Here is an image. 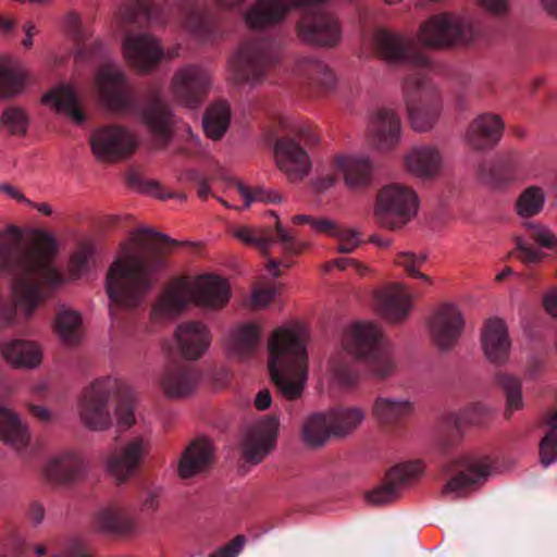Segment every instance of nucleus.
I'll use <instances>...</instances> for the list:
<instances>
[{
  "mask_svg": "<svg viewBox=\"0 0 557 557\" xmlns=\"http://www.w3.org/2000/svg\"><path fill=\"white\" fill-rule=\"evenodd\" d=\"M119 395L115 414L120 424L129 428L135 422L134 400L123 384L115 377L96 379L83 391L78 404V412L83 423L90 430L103 431L112 423L109 401Z\"/></svg>",
  "mask_w": 557,
  "mask_h": 557,
  "instance_id": "0eeeda50",
  "label": "nucleus"
},
{
  "mask_svg": "<svg viewBox=\"0 0 557 557\" xmlns=\"http://www.w3.org/2000/svg\"><path fill=\"white\" fill-rule=\"evenodd\" d=\"M247 540L245 535L238 534L224 546L216 549L208 557H237L243 550Z\"/></svg>",
  "mask_w": 557,
  "mask_h": 557,
  "instance_id": "e2e57ef3",
  "label": "nucleus"
},
{
  "mask_svg": "<svg viewBox=\"0 0 557 557\" xmlns=\"http://www.w3.org/2000/svg\"><path fill=\"white\" fill-rule=\"evenodd\" d=\"M311 227L318 233L325 234L332 237L336 236V234L341 230V227L334 221L326 218H313Z\"/></svg>",
  "mask_w": 557,
  "mask_h": 557,
  "instance_id": "338daca9",
  "label": "nucleus"
},
{
  "mask_svg": "<svg viewBox=\"0 0 557 557\" xmlns=\"http://www.w3.org/2000/svg\"><path fill=\"white\" fill-rule=\"evenodd\" d=\"M261 330L255 323H245L234 329L230 335V348L239 358L255 354L260 342Z\"/></svg>",
  "mask_w": 557,
  "mask_h": 557,
  "instance_id": "c03bdc74",
  "label": "nucleus"
},
{
  "mask_svg": "<svg viewBox=\"0 0 557 557\" xmlns=\"http://www.w3.org/2000/svg\"><path fill=\"white\" fill-rule=\"evenodd\" d=\"M412 294L404 283H392L375 295L381 314L392 323L404 321L411 308Z\"/></svg>",
  "mask_w": 557,
  "mask_h": 557,
  "instance_id": "cd10ccee",
  "label": "nucleus"
},
{
  "mask_svg": "<svg viewBox=\"0 0 557 557\" xmlns=\"http://www.w3.org/2000/svg\"><path fill=\"white\" fill-rule=\"evenodd\" d=\"M200 380L198 368L186 361L166 364L160 377V385L169 398H184L191 395Z\"/></svg>",
  "mask_w": 557,
  "mask_h": 557,
  "instance_id": "b1692460",
  "label": "nucleus"
},
{
  "mask_svg": "<svg viewBox=\"0 0 557 557\" xmlns=\"http://www.w3.org/2000/svg\"><path fill=\"white\" fill-rule=\"evenodd\" d=\"M302 7L296 23L297 36L305 42L335 48L342 40L343 27L336 14L324 9L326 0H298Z\"/></svg>",
  "mask_w": 557,
  "mask_h": 557,
  "instance_id": "f8f14e48",
  "label": "nucleus"
},
{
  "mask_svg": "<svg viewBox=\"0 0 557 557\" xmlns=\"http://www.w3.org/2000/svg\"><path fill=\"white\" fill-rule=\"evenodd\" d=\"M277 293V288L275 285L265 286L262 288H257L252 292L251 295V305L253 308H262L265 307L275 294Z\"/></svg>",
  "mask_w": 557,
  "mask_h": 557,
  "instance_id": "0e129e2a",
  "label": "nucleus"
},
{
  "mask_svg": "<svg viewBox=\"0 0 557 557\" xmlns=\"http://www.w3.org/2000/svg\"><path fill=\"white\" fill-rule=\"evenodd\" d=\"M228 299V284L219 276L207 275L196 287L187 278H175L158 297L152 308V317L156 320L172 319L191 301L208 309H220Z\"/></svg>",
  "mask_w": 557,
  "mask_h": 557,
  "instance_id": "6e6552de",
  "label": "nucleus"
},
{
  "mask_svg": "<svg viewBox=\"0 0 557 557\" xmlns=\"http://www.w3.org/2000/svg\"><path fill=\"white\" fill-rule=\"evenodd\" d=\"M1 123L11 135L24 136L28 128V116L24 110L11 107L3 111Z\"/></svg>",
  "mask_w": 557,
  "mask_h": 557,
  "instance_id": "4d7b16f0",
  "label": "nucleus"
},
{
  "mask_svg": "<svg viewBox=\"0 0 557 557\" xmlns=\"http://www.w3.org/2000/svg\"><path fill=\"white\" fill-rule=\"evenodd\" d=\"M426 259L425 253L417 255L412 251H400L396 255L395 263L403 268L409 277L421 280L425 286H432L433 278L420 271Z\"/></svg>",
  "mask_w": 557,
  "mask_h": 557,
  "instance_id": "6e6d98bb",
  "label": "nucleus"
},
{
  "mask_svg": "<svg viewBox=\"0 0 557 557\" xmlns=\"http://www.w3.org/2000/svg\"><path fill=\"white\" fill-rule=\"evenodd\" d=\"M95 86L103 104L113 113L137 116L147 127L158 149H164L172 139L175 123L171 107L164 101L158 85L148 88L140 99L121 66L107 61L95 75Z\"/></svg>",
  "mask_w": 557,
  "mask_h": 557,
  "instance_id": "20e7f679",
  "label": "nucleus"
},
{
  "mask_svg": "<svg viewBox=\"0 0 557 557\" xmlns=\"http://www.w3.org/2000/svg\"><path fill=\"white\" fill-rule=\"evenodd\" d=\"M400 131V120L395 112L388 109H380L372 117L369 136L376 149L386 151L398 144Z\"/></svg>",
  "mask_w": 557,
  "mask_h": 557,
  "instance_id": "72a5a7b5",
  "label": "nucleus"
},
{
  "mask_svg": "<svg viewBox=\"0 0 557 557\" xmlns=\"http://www.w3.org/2000/svg\"><path fill=\"white\" fill-rule=\"evenodd\" d=\"M495 383L506 396L507 404L504 414L506 419H510L515 410L523 407L521 382L513 375L499 372L495 375Z\"/></svg>",
  "mask_w": 557,
  "mask_h": 557,
  "instance_id": "09e8293b",
  "label": "nucleus"
},
{
  "mask_svg": "<svg viewBox=\"0 0 557 557\" xmlns=\"http://www.w3.org/2000/svg\"><path fill=\"white\" fill-rule=\"evenodd\" d=\"M329 412L335 437H345L352 433L364 419V412L359 407H338Z\"/></svg>",
  "mask_w": 557,
  "mask_h": 557,
  "instance_id": "49530a36",
  "label": "nucleus"
},
{
  "mask_svg": "<svg viewBox=\"0 0 557 557\" xmlns=\"http://www.w3.org/2000/svg\"><path fill=\"white\" fill-rule=\"evenodd\" d=\"M492 470V460L485 455L466 454L453 458L444 466L450 479L443 487L444 494L462 497L482 486Z\"/></svg>",
  "mask_w": 557,
  "mask_h": 557,
  "instance_id": "4468645a",
  "label": "nucleus"
},
{
  "mask_svg": "<svg viewBox=\"0 0 557 557\" xmlns=\"http://www.w3.org/2000/svg\"><path fill=\"white\" fill-rule=\"evenodd\" d=\"M412 410L410 401L389 397H377L373 405L374 417L386 426L398 425Z\"/></svg>",
  "mask_w": 557,
  "mask_h": 557,
  "instance_id": "37998d69",
  "label": "nucleus"
},
{
  "mask_svg": "<svg viewBox=\"0 0 557 557\" xmlns=\"http://www.w3.org/2000/svg\"><path fill=\"white\" fill-rule=\"evenodd\" d=\"M405 165L412 175L422 180H432L441 171L442 156L433 146H416L406 154Z\"/></svg>",
  "mask_w": 557,
  "mask_h": 557,
  "instance_id": "c9c22d12",
  "label": "nucleus"
},
{
  "mask_svg": "<svg viewBox=\"0 0 557 557\" xmlns=\"http://www.w3.org/2000/svg\"><path fill=\"white\" fill-rule=\"evenodd\" d=\"M524 228L525 235L515 238V249L509 256H515L527 265L540 263L545 253L534 248L531 242L557 252V237L548 227L534 222H527Z\"/></svg>",
  "mask_w": 557,
  "mask_h": 557,
  "instance_id": "5701e85b",
  "label": "nucleus"
},
{
  "mask_svg": "<svg viewBox=\"0 0 557 557\" xmlns=\"http://www.w3.org/2000/svg\"><path fill=\"white\" fill-rule=\"evenodd\" d=\"M161 488H149L147 490L141 498V508L145 511L154 512L158 510L160 505Z\"/></svg>",
  "mask_w": 557,
  "mask_h": 557,
  "instance_id": "69168bd1",
  "label": "nucleus"
},
{
  "mask_svg": "<svg viewBox=\"0 0 557 557\" xmlns=\"http://www.w3.org/2000/svg\"><path fill=\"white\" fill-rule=\"evenodd\" d=\"M94 245L91 243H82L71 256L69 270L71 278L75 280L88 269L89 259L94 255Z\"/></svg>",
  "mask_w": 557,
  "mask_h": 557,
  "instance_id": "bf43d9fd",
  "label": "nucleus"
},
{
  "mask_svg": "<svg viewBox=\"0 0 557 557\" xmlns=\"http://www.w3.org/2000/svg\"><path fill=\"white\" fill-rule=\"evenodd\" d=\"M7 362L16 368H35L41 362L40 348L30 341L13 339L1 346Z\"/></svg>",
  "mask_w": 557,
  "mask_h": 557,
  "instance_id": "ea45409f",
  "label": "nucleus"
},
{
  "mask_svg": "<svg viewBox=\"0 0 557 557\" xmlns=\"http://www.w3.org/2000/svg\"><path fill=\"white\" fill-rule=\"evenodd\" d=\"M62 557H94L79 540H73L62 554Z\"/></svg>",
  "mask_w": 557,
  "mask_h": 557,
  "instance_id": "774afa93",
  "label": "nucleus"
},
{
  "mask_svg": "<svg viewBox=\"0 0 557 557\" xmlns=\"http://www.w3.org/2000/svg\"><path fill=\"white\" fill-rule=\"evenodd\" d=\"M0 440L17 451H23L29 444V433L18 416L0 405Z\"/></svg>",
  "mask_w": 557,
  "mask_h": 557,
  "instance_id": "a19ab883",
  "label": "nucleus"
},
{
  "mask_svg": "<svg viewBox=\"0 0 557 557\" xmlns=\"http://www.w3.org/2000/svg\"><path fill=\"white\" fill-rule=\"evenodd\" d=\"M85 462L77 454L64 451L53 456L44 468L47 481L53 484H72L83 479Z\"/></svg>",
  "mask_w": 557,
  "mask_h": 557,
  "instance_id": "473e14b6",
  "label": "nucleus"
},
{
  "mask_svg": "<svg viewBox=\"0 0 557 557\" xmlns=\"http://www.w3.org/2000/svg\"><path fill=\"white\" fill-rule=\"evenodd\" d=\"M463 326V315L453 304L438 307L429 321L431 337L442 350H448L456 345Z\"/></svg>",
  "mask_w": 557,
  "mask_h": 557,
  "instance_id": "4be33fe9",
  "label": "nucleus"
},
{
  "mask_svg": "<svg viewBox=\"0 0 557 557\" xmlns=\"http://www.w3.org/2000/svg\"><path fill=\"white\" fill-rule=\"evenodd\" d=\"M20 242L16 227L0 232V274L10 277L15 301L0 310V320L7 325L14 322L18 311L28 318L64 282L63 274L52 265L57 250L53 237L44 235L27 249Z\"/></svg>",
  "mask_w": 557,
  "mask_h": 557,
  "instance_id": "f257e3e1",
  "label": "nucleus"
},
{
  "mask_svg": "<svg viewBox=\"0 0 557 557\" xmlns=\"http://www.w3.org/2000/svg\"><path fill=\"white\" fill-rule=\"evenodd\" d=\"M300 72L310 84L329 90L335 85V75L332 70L322 61L308 59L304 62Z\"/></svg>",
  "mask_w": 557,
  "mask_h": 557,
  "instance_id": "864d4df0",
  "label": "nucleus"
},
{
  "mask_svg": "<svg viewBox=\"0 0 557 557\" xmlns=\"http://www.w3.org/2000/svg\"><path fill=\"white\" fill-rule=\"evenodd\" d=\"M127 184L131 187L137 188L140 191L150 194L158 197L161 200H165L173 197L171 193L161 191V186L156 181H147L139 173L131 172L127 175Z\"/></svg>",
  "mask_w": 557,
  "mask_h": 557,
  "instance_id": "052dcab7",
  "label": "nucleus"
},
{
  "mask_svg": "<svg viewBox=\"0 0 557 557\" xmlns=\"http://www.w3.org/2000/svg\"><path fill=\"white\" fill-rule=\"evenodd\" d=\"M132 240L141 246L143 251L131 252L129 245L122 244L123 257L111 264L106 278V289L112 305L110 312L116 322L119 309L136 307L152 287L153 274L165 265L166 246L189 245L148 227L134 233Z\"/></svg>",
  "mask_w": 557,
  "mask_h": 557,
  "instance_id": "7ed1b4c3",
  "label": "nucleus"
},
{
  "mask_svg": "<svg viewBox=\"0 0 557 557\" xmlns=\"http://www.w3.org/2000/svg\"><path fill=\"white\" fill-rule=\"evenodd\" d=\"M237 191L245 200V208H248L255 201L276 203L282 199L280 194L275 190H268L261 187L251 189L243 183L237 184Z\"/></svg>",
  "mask_w": 557,
  "mask_h": 557,
  "instance_id": "13d9d810",
  "label": "nucleus"
},
{
  "mask_svg": "<svg viewBox=\"0 0 557 557\" xmlns=\"http://www.w3.org/2000/svg\"><path fill=\"white\" fill-rule=\"evenodd\" d=\"M90 146L98 160L114 162L131 157L138 148V139L127 127L110 124L92 132Z\"/></svg>",
  "mask_w": 557,
  "mask_h": 557,
  "instance_id": "f3484780",
  "label": "nucleus"
},
{
  "mask_svg": "<svg viewBox=\"0 0 557 557\" xmlns=\"http://www.w3.org/2000/svg\"><path fill=\"white\" fill-rule=\"evenodd\" d=\"M288 11V0H256L245 12L244 21L252 30L268 32L277 27Z\"/></svg>",
  "mask_w": 557,
  "mask_h": 557,
  "instance_id": "bb28decb",
  "label": "nucleus"
},
{
  "mask_svg": "<svg viewBox=\"0 0 557 557\" xmlns=\"http://www.w3.org/2000/svg\"><path fill=\"white\" fill-rule=\"evenodd\" d=\"M294 136H283L274 144V153L277 166L289 181L298 182L306 177L311 169V160L301 146H313L318 141L317 135L309 127H297Z\"/></svg>",
  "mask_w": 557,
  "mask_h": 557,
  "instance_id": "2eb2a0df",
  "label": "nucleus"
},
{
  "mask_svg": "<svg viewBox=\"0 0 557 557\" xmlns=\"http://www.w3.org/2000/svg\"><path fill=\"white\" fill-rule=\"evenodd\" d=\"M213 461L214 448L212 443L203 437L196 438L182 453L177 474L182 479H190L208 471Z\"/></svg>",
  "mask_w": 557,
  "mask_h": 557,
  "instance_id": "c85d7f7f",
  "label": "nucleus"
},
{
  "mask_svg": "<svg viewBox=\"0 0 557 557\" xmlns=\"http://www.w3.org/2000/svg\"><path fill=\"white\" fill-rule=\"evenodd\" d=\"M504 127L499 115L483 113L470 123L466 133L467 144L475 150L490 149L502 138Z\"/></svg>",
  "mask_w": 557,
  "mask_h": 557,
  "instance_id": "7c9ffc66",
  "label": "nucleus"
},
{
  "mask_svg": "<svg viewBox=\"0 0 557 557\" xmlns=\"http://www.w3.org/2000/svg\"><path fill=\"white\" fill-rule=\"evenodd\" d=\"M175 10L199 42L212 45L225 37L222 21L209 14L198 0H176Z\"/></svg>",
  "mask_w": 557,
  "mask_h": 557,
  "instance_id": "6ab92c4d",
  "label": "nucleus"
},
{
  "mask_svg": "<svg viewBox=\"0 0 557 557\" xmlns=\"http://www.w3.org/2000/svg\"><path fill=\"white\" fill-rule=\"evenodd\" d=\"M545 202V194L541 187L530 186L518 197L516 210L519 216L530 218L539 214Z\"/></svg>",
  "mask_w": 557,
  "mask_h": 557,
  "instance_id": "5fc2aeb1",
  "label": "nucleus"
},
{
  "mask_svg": "<svg viewBox=\"0 0 557 557\" xmlns=\"http://www.w3.org/2000/svg\"><path fill=\"white\" fill-rule=\"evenodd\" d=\"M482 347L486 358L493 363H504L508 359L510 341L506 324L500 319H490L482 332Z\"/></svg>",
  "mask_w": 557,
  "mask_h": 557,
  "instance_id": "f704fd0d",
  "label": "nucleus"
},
{
  "mask_svg": "<svg viewBox=\"0 0 557 557\" xmlns=\"http://www.w3.org/2000/svg\"><path fill=\"white\" fill-rule=\"evenodd\" d=\"M547 431L540 442L541 463L547 468L557 461V410L547 413L545 419Z\"/></svg>",
  "mask_w": 557,
  "mask_h": 557,
  "instance_id": "3c124183",
  "label": "nucleus"
},
{
  "mask_svg": "<svg viewBox=\"0 0 557 557\" xmlns=\"http://www.w3.org/2000/svg\"><path fill=\"white\" fill-rule=\"evenodd\" d=\"M24 79V73L11 59L0 57V97L18 94Z\"/></svg>",
  "mask_w": 557,
  "mask_h": 557,
  "instance_id": "8fccbe9b",
  "label": "nucleus"
},
{
  "mask_svg": "<svg viewBox=\"0 0 557 557\" xmlns=\"http://www.w3.org/2000/svg\"><path fill=\"white\" fill-rule=\"evenodd\" d=\"M174 337L182 356L189 360L199 359L211 343L208 327L198 321L181 323Z\"/></svg>",
  "mask_w": 557,
  "mask_h": 557,
  "instance_id": "2f4dec72",
  "label": "nucleus"
},
{
  "mask_svg": "<svg viewBox=\"0 0 557 557\" xmlns=\"http://www.w3.org/2000/svg\"><path fill=\"white\" fill-rule=\"evenodd\" d=\"M370 41L381 59L413 70L403 85L408 119L417 132L432 129L440 117L442 101L436 87L425 75L430 66L429 57L419 50L412 37L387 28L374 29Z\"/></svg>",
  "mask_w": 557,
  "mask_h": 557,
  "instance_id": "f03ea898",
  "label": "nucleus"
},
{
  "mask_svg": "<svg viewBox=\"0 0 557 557\" xmlns=\"http://www.w3.org/2000/svg\"><path fill=\"white\" fill-rule=\"evenodd\" d=\"M280 42L272 38H256L245 41L230 65L238 83L259 84L278 62Z\"/></svg>",
  "mask_w": 557,
  "mask_h": 557,
  "instance_id": "9b49d317",
  "label": "nucleus"
},
{
  "mask_svg": "<svg viewBox=\"0 0 557 557\" xmlns=\"http://www.w3.org/2000/svg\"><path fill=\"white\" fill-rule=\"evenodd\" d=\"M171 15L165 0H128L121 10V25L124 29L123 54L137 71L146 73L156 69L166 57L180 55L176 46L164 52L159 41L148 34H133L135 28L164 26Z\"/></svg>",
  "mask_w": 557,
  "mask_h": 557,
  "instance_id": "39448f33",
  "label": "nucleus"
},
{
  "mask_svg": "<svg viewBox=\"0 0 557 557\" xmlns=\"http://www.w3.org/2000/svg\"><path fill=\"white\" fill-rule=\"evenodd\" d=\"M42 102L54 108L57 112H63L76 124H83L86 121L78 95L69 85H59L51 88L42 96Z\"/></svg>",
  "mask_w": 557,
  "mask_h": 557,
  "instance_id": "4c0bfd02",
  "label": "nucleus"
},
{
  "mask_svg": "<svg viewBox=\"0 0 557 557\" xmlns=\"http://www.w3.org/2000/svg\"><path fill=\"white\" fill-rule=\"evenodd\" d=\"M149 449L148 441L134 437L107 459L108 471L119 483L126 481L139 467Z\"/></svg>",
  "mask_w": 557,
  "mask_h": 557,
  "instance_id": "393cba45",
  "label": "nucleus"
},
{
  "mask_svg": "<svg viewBox=\"0 0 557 557\" xmlns=\"http://www.w3.org/2000/svg\"><path fill=\"white\" fill-rule=\"evenodd\" d=\"M55 331L61 341L75 345L82 336V318L78 312L60 308L55 317Z\"/></svg>",
  "mask_w": 557,
  "mask_h": 557,
  "instance_id": "de8ad7c7",
  "label": "nucleus"
},
{
  "mask_svg": "<svg viewBox=\"0 0 557 557\" xmlns=\"http://www.w3.org/2000/svg\"><path fill=\"white\" fill-rule=\"evenodd\" d=\"M422 472L423 466L419 460L393 467L386 473L383 483L367 494V500L376 506L394 502Z\"/></svg>",
  "mask_w": 557,
  "mask_h": 557,
  "instance_id": "aec40b11",
  "label": "nucleus"
},
{
  "mask_svg": "<svg viewBox=\"0 0 557 557\" xmlns=\"http://www.w3.org/2000/svg\"><path fill=\"white\" fill-rule=\"evenodd\" d=\"M211 85L210 71L195 63L177 69L171 79V90L176 101L191 109L201 106Z\"/></svg>",
  "mask_w": 557,
  "mask_h": 557,
  "instance_id": "a211bd4d",
  "label": "nucleus"
},
{
  "mask_svg": "<svg viewBox=\"0 0 557 557\" xmlns=\"http://www.w3.org/2000/svg\"><path fill=\"white\" fill-rule=\"evenodd\" d=\"M490 409L482 403H474L460 414H449L444 418L440 436V446L444 453L449 451L461 438L463 423L481 424L488 416Z\"/></svg>",
  "mask_w": 557,
  "mask_h": 557,
  "instance_id": "a878e982",
  "label": "nucleus"
},
{
  "mask_svg": "<svg viewBox=\"0 0 557 557\" xmlns=\"http://www.w3.org/2000/svg\"><path fill=\"white\" fill-rule=\"evenodd\" d=\"M280 420L276 416H267L250 428L243 442V457L251 463L261 462L275 447Z\"/></svg>",
  "mask_w": 557,
  "mask_h": 557,
  "instance_id": "412c9836",
  "label": "nucleus"
},
{
  "mask_svg": "<svg viewBox=\"0 0 557 557\" xmlns=\"http://www.w3.org/2000/svg\"><path fill=\"white\" fill-rule=\"evenodd\" d=\"M307 329L299 323L275 329L268 344L269 371L281 396L301 397L308 377Z\"/></svg>",
  "mask_w": 557,
  "mask_h": 557,
  "instance_id": "423d86ee",
  "label": "nucleus"
},
{
  "mask_svg": "<svg viewBox=\"0 0 557 557\" xmlns=\"http://www.w3.org/2000/svg\"><path fill=\"white\" fill-rule=\"evenodd\" d=\"M231 109L226 102L220 101L211 104L205 113L202 126L208 137L218 140L228 128Z\"/></svg>",
  "mask_w": 557,
  "mask_h": 557,
  "instance_id": "a18cd8bd",
  "label": "nucleus"
},
{
  "mask_svg": "<svg viewBox=\"0 0 557 557\" xmlns=\"http://www.w3.org/2000/svg\"><path fill=\"white\" fill-rule=\"evenodd\" d=\"M275 218V235L264 227L238 225L232 228V235L245 245L257 248L268 260V270L273 276L281 275L280 267L293 265V258L300 255L304 245L280 222L275 211L269 212Z\"/></svg>",
  "mask_w": 557,
  "mask_h": 557,
  "instance_id": "1a4fd4ad",
  "label": "nucleus"
},
{
  "mask_svg": "<svg viewBox=\"0 0 557 557\" xmlns=\"http://www.w3.org/2000/svg\"><path fill=\"white\" fill-rule=\"evenodd\" d=\"M302 441L310 447L324 446L335 437L330 412H313L307 417L301 430Z\"/></svg>",
  "mask_w": 557,
  "mask_h": 557,
  "instance_id": "79ce46f5",
  "label": "nucleus"
},
{
  "mask_svg": "<svg viewBox=\"0 0 557 557\" xmlns=\"http://www.w3.org/2000/svg\"><path fill=\"white\" fill-rule=\"evenodd\" d=\"M334 237L338 239V246L336 250L341 253H350L362 243L359 233L351 228L345 230L341 227Z\"/></svg>",
  "mask_w": 557,
  "mask_h": 557,
  "instance_id": "680f3d73",
  "label": "nucleus"
},
{
  "mask_svg": "<svg viewBox=\"0 0 557 557\" xmlns=\"http://www.w3.org/2000/svg\"><path fill=\"white\" fill-rule=\"evenodd\" d=\"M345 350L362 361L377 379H386L395 371V362L381 330L372 322H358L343 338Z\"/></svg>",
  "mask_w": 557,
  "mask_h": 557,
  "instance_id": "9d476101",
  "label": "nucleus"
},
{
  "mask_svg": "<svg viewBox=\"0 0 557 557\" xmlns=\"http://www.w3.org/2000/svg\"><path fill=\"white\" fill-rule=\"evenodd\" d=\"M334 169L343 173L345 184L352 189L366 188L372 180V163L364 158L336 156Z\"/></svg>",
  "mask_w": 557,
  "mask_h": 557,
  "instance_id": "e433bc0d",
  "label": "nucleus"
},
{
  "mask_svg": "<svg viewBox=\"0 0 557 557\" xmlns=\"http://www.w3.org/2000/svg\"><path fill=\"white\" fill-rule=\"evenodd\" d=\"M331 373L335 382L341 386L350 387L359 379V372L356 362L347 354H338L331 360Z\"/></svg>",
  "mask_w": 557,
  "mask_h": 557,
  "instance_id": "603ef678",
  "label": "nucleus"
},
{
  "mask_svg": "<svg viewBox=\"0 0 557 557\" xmlns=\"http://www.w3.org/2000/svg\"><path fill=\"white\" fill-rule=\"evenodd\" d=\"M96 527L99 531L127 536L136 532V521L119 507L110 506L101 509L95 519Z\"/></svg>",
  "mask_w": 557,
  "mask_h": 557,
  "instance_id": "58836bf2",
  "label": "nucleus"
},
{
  "mask_svg": "<svg viewBox=\"0 0 557 557\" xmlns=\"http://www.w3.org/2000/svg\"><path fill=\"white\" fill-rule=\"evenodd\" d=\"M520 159L519 152L510 151L496 161L484 160L478 165V177L485 185L503 188L516 180Z\"/></svg>",
  "mask_w": 557,
  "mask_h": 557,
  "instance_id": "c756f323",
  "label": "nucleus"
},
{
  "mask_svg": "<svg viewBox=\"0 0 557 557\" xmlns=\"http://www.w3.org/2000/svg\"><path fill=\"white\" fill-rule=\"evenodd\" d=\"M418 211V197L407 186L389 184L377 194L374 206L375 222L387 230H399L406 225Z\"/></svg>",
  "mask_w": 557,
  "mask_h": 557,
  "instance_id": "ddd939ff",
  "label": "nucleus"
},
{
  "mask_svg": "<svg viewBox=\"0 0 557 557\" xmlns=\"http://www.w3.org/2000/svg\"><path fill=\"white\" fill-rule=\"evenodd\" d=\"M473 35V28L462 18L441 13L431 16L420 26L418 39L425 47L440 49L468 44Z\"/></svg>",
  "mask_w": 557,
  "mask_h": 557,
  "instance_id": "dca6fc26",
  "label": "nucleus"
}]
</instances>
